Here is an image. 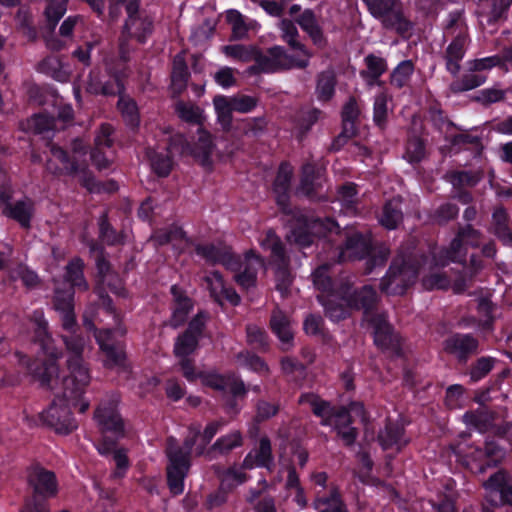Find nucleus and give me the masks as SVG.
I'll use <instances>...</instances> for the list:
<instances>
[{
    "label": "nucleus",
    "mask_w": 512,
    "mask_h": 512,
    "mask_svg": "<svg viewBox=\"0 0 512 512\" xmlns=\"http://www.w3.org/2000/svg\"><path fill=\"white\" fill-rule=\"evenodd\" d=\"M33 321L36 326L37 341L40 343L43 353L48 357V362L39 370H32L31 368L30 370L42 386L55 389L61 383L63 388L62 393L57 394L50 407L42 413V418L57 433L68 434L77 428V422L72 416L71 407L77 408L81 413L89 407V402L84 398L90 383L89 371L81 358L84 342L82 338L76 335L63 337L68 353L69 374L60 380L58 368L54 363L58 354L54 349L52 339L47 334V323L43 313L36 311Z\"/></svg>",
    "instance_id": "nucleus-1"
},
{
    "label": "nucleus",
    "mask_w": 512,
    "mask_h": 512,
    "mask_svg": "<svg viewBox=\"0 0 512 512\" xmlns=\"http://www.w3.org/2000/svg\"><path fill=\"white\" fill-rule=\"evenodd\" d=\"M312 276L314 285L322 292L318 299L333 321L344 319L352 309H363L365 320L373 328L375 344L384 350L398 349V337L393 333L385 316L372 312L377 302V294L372 286L365 285L361 289L345 287L339 292H330L331 280L327 275L326 265L317 268Z\"/></svg>",
    "instance_id": "nucleus-2"
},
{
    "label": "nucleus",
    "mask_w": 512,
    "mask_h": 512,
    "mask_svg": "<svg viewBox=\"0 0 512 512\" xmlns=\"http://www.w3.org/2000/svg\"><path fill=\"white\" fill-rule=\"evenodd\" d=\"M434 258L425 260L420 268L410 260L396 258L389 268L387 275L382 279L381 289L387 294L400 295L412 285L419 274L423 275V286L426 289H445L449 286L448 278L439 272Z\"/></svg>",
    "instance_id": "nucleus-3"
},
{
    "label": "nucleus",
    "mask_w": 512,
    "mask_h": 512,
    "mask_svg": "<svg viewBox=\"0 0 512 512\" xmlns=\"http://www.w3.org/2000/svg\"><path fill=\"white\" fill-rule=\"evenodd\" d=\"M218 423H210L202 434L198 430L191 429L189 436L185 440L184 447H179L176 440L170 438L168 441L167 455L169 464L167 466V478L170 491L175 494H181L184 490V478L189 469V453L195 446V453L202 455L205 446L211 441L219 430Z\"/></svg>",
    "instance_id": "nucleus-4"
},
{
    "label": "nucleus",
    "mask_w": 512,
    "mask_h": 512,
    "mask_svg": "<svg viewBox=\"0 0 512 512\" xmlns=\"http://www.w3.org/2000/svg\"><path fill=\"white\" fill-rule=\"evenodd\" d=\"M212 150L211 135L206 131L199 130L198 143L195 148H191L187 144L183 135L176 134L170 137L168 146L149 148L147 154L154 172L159 176H167L172 168V158L178 155H192L203 167L210 168Z\"/></svg>",
    "instance_id": "nucleus-5"
},
{
    "label": "nucleus",
    "mask_w": 512,
    "mask_h": 512,
    "mask_svg": "<svg viewBox=\"0 0 512 512\" xmlns=\"http://www.w3.org/2000/svg\"><path fill=\"white\" fill-rule=\"evenodd\" d=\"M94 418L102 435L97 450L102 455L113 453L116 465L113 477L121 478L129 467V461L124 450L115 449L116 440L124 435V423L117 411V400L101 403Z\"/></svg>",
    "instance_id": "nucleus-6"
},
{
    "label": "nucleus",
    "mask_w": 512,
    "mask_h": 512,
    "mask_svg": "<svg viewBox=\"0 0 512 512\" xmlns=\"http://www.w3.org/2000/svg\"><path fill=\"white\" fill-rule=\"evenodd\" d=\"M198 340L195 335L184 333L179 336L175 346L174 352L179 359V364L183 371V375L190 381L200 378L202 383L206 386L212 387L217 390L229 391L235 396L245 393L244 383L235 375H219L216 373H196L194 368L187 358L196 348Z\"/></svg>",
    "instance_id": "nucleus-7"
},
{
    "label": "nucleus",
    "mask_w": 512,
    "mask_h": 512,
    "mask_svg": "<svg viewBox=\"0 0 512 512\" xmlns=\"http://www.w3.org/2000/svg\"><path fill=\"white\" fill-rule=\"evenodd\" d=\"M302 404H308L314 414L322 419L323 425L332 426L345 444L350 445L356 439V430L350 423L359 418L366 420L364 407L361 403H352L348 409L334 410L329 403L320 400L316 395L307 394L300 398Z\"/></svg>",
    "instance_id": "nucleus-8"
},
{
    "label": "nucleus",
    "mask_w": 512,
    "mask_h": 512,
    "mask_svg": "<svg viewBox=\"0 0 512 512\" xmlns=\"http://www.w3.org/2000/svg\"><path fill=\"white\" fill-rule=\"evenodd\" d=\"M196 252L208 262L221 263L234 271L235 281L245 289L255 285L257 271L264 267L263 260L252 250L246 253L243 260L235 257L228 249L217 248L214 245H198Z\"/></svg>",
    "instance_id": "nucleus-9"
},
{
    "label": "nucleus",
    "mask_w": 512,
    "mask_h": 512,
    "mask_svg": "<svg viewBox=\"0 0 512 512\" xmlns=\"http://www.w3.org/2000/svg\"><path fill=\"white\" fill-rule=\"evenodd\" d=\"M109 77L112 80H105L106 76H101L98 72H91L86 85V91L90 94L115 95L121 94L124 86L121 80L122 74L109 71ZM118 108L130 127H136L139 124V113L136 103L129 97L120 95Z\"/></svg>",
    "instance_id": "nucleus-10"
},
{
    "label": "nucleus",
    "mask_w": 512,
    "mask_h": 512,
    "mask_svg": "<svg viewBox=\"0 0 512 512\" xmlns=\"http://www.w3.org/2000/svg\"><path fill=\"white\" fill-rule=\"evenodd\" d=\"M456 461L472 473L483 474L487 469L498 465L505 457V451L494 441H486L484 447L459 443L452 447Z\"/></svg>",
    "instance_id": "nucleus-11"
},
{
    "label": "nucleus",
    "mask_w": 512,
    "mask_h": 512,
    "mask_svg": "<svg viewBox=\"0 0 512 512\" xmlns=\"http://www.w3.org/2000/svg\"><path fill=\"white\" fill-rule=\"evenodd\" d=\"M84 262L80 258L72 259L66 266L65 279L69 283L64 289L56 286L54 295V307L61 313L63 327L70 331L75 324L73 313V287L82 290L88 288L83 276Z\"/></svg>",
    "instance_id": "nucleus-12"
},
{
    "label": "nucleus",
    "mask_w": 512,
    "mask_h": 512,
    "mask_svg": "<svg viewBox=\"0 0 512 512\" xmlns=\"http://www.w3.org/2000/svg\"><path fill=\"white\" fill-rule=\"evenodd\" d=\"M388 254L389 251L384 246L371 248L370 235L354 232L351 234L347 233L346 242L340 251L339 259L341 261L355 260L369 255L367 264L369 266L368 272H370L373 267L383 265L387 260Z\"/></svg>",
    "instance_id": "nucleus-13"
},
{
    "label": "nucleus",
    "mask_w": 512,
    "mask_h": 512,
    "mask_svg": "<svg viewBox=\"0 0 512 512\" xmlns=\"http://www.w3.org/2000/svg\"><path fill=\"white\" fill-rule=\"evenodd\" d=\"M312 54L303 52V57L289 55L281 46L270 48L266 54L257 52L256 63L263 72H276L283 69L305 68L308 66Z\"/></svg>",
    "instance_id": "nucleus-14"
},
{
    "label": "nucleus",
    "mask_w": 512,
    "mask_h": 512,
    "mask_svg": "<svg viewBox=\"0 0 512 512\" xmlns=\"http://www.w3.org/2000/svg\"><path fill=\"white\" fill-rule=\"evenodd\" d=\"M367 5L370 13L377 19L381 20L387 28L395 29L397 32L404 34L410 24L405 20L402 14L400 3L396 0H363Z\"/></svg>",
    "instance_id": "nucleus-15"
},
{
    "label": "nucleus",
    "mask_w": 512,
    "mask_h": 512,
    "mask_svg": "<svg viewBox=\"0 0 512 512\" xmlns=\"http://www.w3.org/2000/svg\"><path fill=\"white\" fill-rule=\"evenodd\" d=\"M332 233H339V225L332 219L308 220L303 218L299 220L298 226L292 230L289 239L301 247H306L311 245L316 237H324Z\"/></svg>",
    "instance_id": "nucleus-16"
},
{
    "label": "nucleus",
    "mask_w": 512,
    "mask_h": 512,
    "mask_svg": "<svg viewBox=\"0 0 512 512\" xmlns=\"http://www.w3.org/2000/svg\"><path fill=\"white\" fill-rule=\"evenodd\" d=\"M479 241V232L467 226L453 239L448 250L434 254L435 265L442 267L450 262H462L466 256L465 246H477Z\"/></svg>",
    "instance_id": "nucleus-17"
},
{
    "label": "nucleus",
    "mask_w": 512,
    "mask_h": 512,
    "mask_svg": "<svg viewBox=\"0 0 512 512\" xmlns=\"http://www.w3.org/2000/svg\"><path fill=\"white\" fill-rule=\"evenodd\" d=\"M11 193L10 185L3 184L0 186V208L2 214L17 221L22 227L28 228L34 214L33 202L28 198H24L10 203Z\"/></svg>",
    "instance_id": "nucleus-18"
},
{
    "label": "nucleus",
    "mask_w": 512,
    "mask_h": 512,
    "mask_svg": "<svg viewBox=\"0 0 512 512\" xmlns=\"http://www.w3.org/2000/svg\"><path fill=\"white\" fill-rule=\"evenodd\" d=\"M138 4L131 2L127 5L128 19L124 26L122 38L120 39L119 49L120 57L126 61L128 59L126 48V36L136 38L139 42H143L146 36L151 33L152 22L148 18H141L136 15Z\"/></svg>",
    "instance_id": "nucleus-19"
},
{
    "label": "nucleus",
    "mask_w": 512,
    "mask_h": 512,
    "mask_svg": "<svg viewBox=\"0 0 512 512\" xmlns=\"http://www.w3.org/2000/svg\"><path fill=\"white\" fill-rule=\"evenodd\" d=\"M259 244L262 249L269 250L271 252V257L275 261L280 262L282 265L276 271L277 289L281 292V294L286 293L291 283V279L285 268L286 261L284 248L280 239L275 235L273 231L268 230L259 238Z\"/></svg>",
    "instance_id": "nucleus-20"
},
{
    "label": "nucleus",
    "mask_w": 512,
    "mask_h": 512,
    "mask_svg": "<svg viewBox=\"0 0 512 512\" xmlns=\"http://www.w3.org/2000/svg\"><path fill=\"white\" fill-rule=\"evenodd\" d=\"M485 498L493 506H512L511 477L505 471H497L483 483Z\"/></svg>",
    "instance_id": "nucleus-21"
},
{
    "label": "nucleus",
    "mask_w": 512,
    "mask_h": 512,
    "mask_svg": "<svg viewBox=\"0 0 512 512\" xmlns=\"http://www.w3.org/2000/svg\"><path fill=\"white\" fill-rule=\"evenodd\" d=\"M454 26L459 29V32L447 46L444 57L446 61V69L451 74L456 75L460 70V62L465 55L467 36L458 16L452 18L447 28V34H454Z\"/></svg>",
    "instance_id": "nucleus-22"
},
{
    "label": "nucleus",
    "mask_w": 512,
    "mask_h": 512,
    "mask_svg": "<svg viewBox=\"0 0 512 512\" xmlns=\"http://www.w3.org/2000/svg\"><path fill=\"white\" fill-rule=\"evenodd\" d=\"M250 468L241 465H234L225 470L221 475V489L218 493L210 495L208 503L210 507L221 505L226 501V491L235 489L244 484L250 478L246 470Z\"/></svg>",
    "instance_id": "nucleus-23"
},
{
    "label": "nucleus",
    "mask_w": 512,
    "mask_h": 512,
    "mask_svg": "<svg viewBox=\"0 0 512 512\" xmlns=\"http://www.w3.org/2000/svg\"><path fill=\"white\" fill-rule=\"evenodd\" d=\"M96 341L104 353V365L110 369L124 368L125 354L122 347L115 342L113 332L109 329L95 333Z\"/></svg>",
    "instance_id": "nucleus-24"
},
{
    "label": "nucleus",
    "mask_w": 512,
    "mask_h": 512,
    "mask_svg": "<svg viewBox=\"0 0 512 512\" xmlns=\"http://www.w3.org/2000/svg\"><path fill=\"white\" fill-rule=\"evenodd\" d=\"M27 480L36 495L49 498L57 493L58 484L55 474L39 465L31 466L28 469Z\"/></svg>",
    "instance_id": "nucleus-25"
},
{
    "label": "nucleus",
    "mask_w": 512,
    "mask_h": 512,
    "mask_svg": "<svg viewBox=\"0 0 512 512\" xmlns=\"http://www.w3.org/2000/svg\"><path fill=\"white\" fill-rule=\"evenodd\" d=\"M204 281L211 296L218 303L222 304L224 301H227L232 305H237L240 302L239 295L225 284L222 276L218 272L213 271L208 273Z\"/></svg>",
    "instance_id": "nucleus-26"
},
{
    "label": "nucleus",
    "mask_w": 512,
    "mask_h": 512,
    "mask_svg": "<svg viewBox=\"0 0 512 512\" xmlns=\"http://www.w3.org/2000/svg\"><path fill=\"white\" fill-rule=\"evenodd\" d=\"M273 464V456L270 440L262 437L259 441L258 448L252 449L244 458L243 465L247 468L265 467L271 470Z\"/></svg>",
    "instance_id": "nucleus-27"
},
{
    "label": "nucleus",
    "mask_w": 512,
    "mask_h": 512,
    "mask_svg": "<svg viewBox=\"0 0 512 512\" xmlns=\"http://www.w3.org/2000/svg\"><path fill=\"white\" fill-rule=\"evenodd\" d=\"M51 157L48 160L47 167L52 173H76L79 169V165L76 161V155L73 156V160L67 156V154L60 148L52 146Z\"/></svg>",
    "instance_id": "nucleus-28"
},
{
    "label": "nucleus",
    "mask_w": 512,
    "mask_h": 512,
    "mask_svg": "<svg viewBox=\"0 0 512 512\" xmlns=\"http://www.w3.org/2000/svg\"><path fill=\"white\" fill-rule=\"evenodd\" d=\"M271 328L276 334L284 349H287L293 341V324L280 310H275L270 320Z\"/></svg>",
    "instance_id": "nucleus-29"
},
{
    "label": "nucleus",
    "mask_w": 512,
    "mask_h": 512,
    "mask_svg": "<svg viewBox=\"0 0 512 512\" xmlns=\"http://www.w3.org/2000/svg\"><path fill=\"white\" fill-rule=\"evenodd\" d=\"M271 328L276 334L284 349H287L293 341V324L280 310H275L270 320Z\"/></svg>",
    "instance_id": "nucleus-30"
},
{
    "label": "nucleus",
    "mask_w": 512,
    "mask_h": 512,
    "mask_svg": "<svg viewBox=\"0 0 512 512\" xmlns=\"http://www.w3.org/2000/svg\"><path fill=\"white\" fill-rule=\"evenodd\" d=\"M477 341L471 335L457 334L445 341V350L463 359L467 354L474 352L477 348Z\"/></svg>",
    "instance_id": "nucleus-31"
},
{
    "label": "nucleus",
    "mask_w": 512,
    "mask_h": 512,
    "mask_svg": "<svg viewBox=\"0 0 512 512\" xmlns=\"http://www.w3.org/2000/svg\"><path fill=\"white\" fill-rule=\"evenodd\" d=\"M232 102V96L216 95L213 99L217 122L224 131H229L232 127V113L235 112Z\"/></svg>",
    "instance_id": "nucleus-32"
},
{
    "label": "nucleus",
    "mask_w": 512,
    "mask_h": 512,
    "mask_svg": "<svg viewBox=\"0 0 512 512\" xmlns=\"http://www.w3.org/2000/svg\"><path fill=\"white\" fill-rule=\"evenodd\" d=\"M379 442L383 449H393L399 451L405 446L408 440L404 436L403 427L398 424H389L379 434Z\"/></svg>",
    "instance_id": "nucleus-33"
},
{
    "label": "nucleus",
    "mask_w": 512,
    "mask_h": 512,
    "mask_svg": "<svg viewBox=\"0 0 512 512\" xmlns=\"http://www.w3.org/2000/svg\"><path fill=\"white\" fill-rule=\"evenodd\" d=\"M292 176V167L284 163L280 166L276 180L274 182V192L277 203L285 209L288 202L289 183Z\"/></svg>",
    "instance_id": "nucleus-34"
},
{
    "label": "nucleus",
    "mask_w": 512,
    "mask_h": 512,
    "mask_svg": "<svg viewBox=\"0 0 512 512\" xmlns=\"http://www.w3.org/2000/svg\"><path fill=\"white\" fill-rule=\"evenodd\" d=\"M299 26L305 31L314 44L322 46L324 44L323 33L317 23L314 13L307 9L296 19Z\"/></svg>",
    "instance_id": "nucleus-35"
},
{
    "label": "nucleus",
    "mask_w": 512,
    "mask_h": 512,
    "mask_svg": "<svg viewBox=\"0 0 512 512\" xmlns=\"http://www.w3.org/2000/svg\"><path fill=\"white\" fill-rule=\"evenodd\" d=\"M154 241L160 245L171 243L172 246L177 250H184L188 247L189 241L185 236L183 230L174 226L169 230L159 231L154 235Z\"/></svg>",
    "instance_id": "nucleus-36"
},
{
    "label": "nucleus",
    "mask_w": 512,
    "mask_h": 512,
    "mask_svg": "<svg viewBox=\"0 0 512 512\" xmlns=\"http://www.w3.org/2000/svg\"><path fill=\"white\" fill-rule=\"evenodd\" d=\"M365 64L367 69L361 72V76L370 86L378 83V78L387 69L385 60L371 54L365 57Z\"/></svg>",
    "instance_id": "nucleus-37"
},
{
    "label": "nucleus",
    "mask_w": 512,
    "mask_h": 512,
    "mask_svg": "<svg viewBox=\"0 0 512 512\" xmlns=\"http://www.w3.org/2000/svg\"><path fill=\"white\" fill-rule=\"evenodd\" d=\"M278 28L281 31L283 41L294 49L298 55L303 57V52H309L305 46L298 41L299 33L292 21L283 19L279 22Z\"/></svg>",
    "instance_id": "nucleus-38"
},
{
    "label": "nucleus",
    "mask_w": 512,
    "mask_h": 512,
    "mask_svg": "<svg viewBox=\"0 0 512 512\" xmlns=\"http://www.w3.org/2000/svg\"><path fill=\"white\" fill-rule=\"evenodd\" d=\"M492 229L505 244L512 246V234L507 227V214L503 208H496L492 215Z\"/></svg>",
    "instance_id": "nucleus-39"
},
{
    "label": "nucleus",
    "mask_w": 512,
    "mask_h": 512,
    "mask_svg": "<svg viewBox=\"0 0 512 512\" xmlns=\"http://www.w3.org/2000/svg\"><path fill=\"white\" fill-rule=\"evenodd\" d=\"M337 201L345 214H356L358 211V198L355 186L353 184L343 185L338 191Z\"/></svg>",
    "instance_id": "nucleus-40"
},
{
    "label": "nucleus",
    "mask_w": 512,
    "mask_h": 512,
    "mask_svg": "<svg viewBox=\"0 0 512 512\" xmlns=\"http://www.w3.org/2000/svg\"><path fill=\"white\" fill-rule=\"evenodd\" d=\"M400 199L393 198L388 201L383 209L380 217V223L387 229H395L402 220V212L400 208Z\"/></svg>",
    "instance_id": "nucleus-41"
},
{
    "label": "nucleus",
    "mask_w": 512,
    "mask_h": 512,
    "mask_svg": "<svg viewBox=\"0 0 512 512\" xmlns=\"http://www.w3.org/2000/svg\"><path fill=\"white\" fill-rule=\"evenodd\" d=\"M171 292L176 301L171 319V325L178 327L184 322L189 310L192 307V304L190 299H188L186 296H183L176 286L171 288Z\"/></svg>",
    "instance_id": "nucleus-42"
},
{
    "label": "nucleus",
    "mask_w": 512,
    "mask_h": 512,
    "mask_svg": "<svg viewBox=\"0 0 512 512\" xmlns=\"http://www.w3.org/2000/svg\"><path fill=\"white\" fill-rule=\"evenodd\" d=\"M171 292L176 301L171 319V325L178 327L184 322L189 310L192 307V304L190 299H188L186 296H183L176 286L171 288Z\"/></svg>",
    "instance_id": "nucleus-43"
},
{
    "label": "nucleus",
    "mask_w": 512,
    "mask_h": 512,
    "mask_svg": "<svg viewBox=\"0 0 512 512\" xmlns=\"http://www.w3.org/2000/svg\"><path fill=\"white\" fill-rule=\"evenodd\" d=\"M188 69L185 58L182 54L175 56L172 70V88L174 92L180 93L186 86Z\"/></svg>",
    "instance_id": "nucleus-44"
},
{
    "label": "nucleus",
    "mask_w": 512,
    "mask_h": 512,
    "mask_svg": "<svg viewBox=\"0 0 512 512\" xmlns=\"http://www.w3.org/2000/svg\"><path fill=\"white\" fill-rule=\"evenodd\" d=\"M315 508L319 512H344L345 506L341 501L337 490H331L328 496L319 495L314 502Z\"/></svg>",
    "instance_id": "nucleus-45"
},
{
    "label": "nucleus",
    "mask_w": 512,
    "mask_h": 512,
    "mask_svg": "<svg viewBox=\"0 0 512 512\" xmlns=\"http://www.w3.org/2000/svg\"><path fill=\"white\" fill-rule=\"evenodd\" d=\"M322 176L319 170H315L312 164H306L302 169L300 191L306 195L312 194L321 185Z\"/></svg>",
    "instance_id": "nucleus-46"
},
{
    "label": "nucleus",
    "mask_w": 512,
    "mask_h": 512,
    "mask_svg": "<svg viewBox=\"0 0 512 512\" xmlns=\"http://www.w3.org/2000/svg\"><path fill=\"white\" fill-rule=\"evenodd\" d=\"M221 51L227 56L235 60L248 62L257 59L258 50L254 46H245L241 44L226 45Z\"/></svg>",
    "instance_id": "nucleus-47"
},
{
    "label": "nucleus",
    "mask_w": 512,
    "mask_h": 512,
    "mask_svg": "<svg viewBox=\"0 0 512 512\" xmlns=\"http://www.w3.org/2000/svg\"><path fill=\"white\" fill-rule=\"evenodd\" d=\"M178 116L188 123L200 125L203 121V111L191 103L179 102L176 105Z\"/></svg>",
    "instance_id": "nucleus-48"
},
{
    "label": "nucleus",
    "mask_w": 512,
    "mask_h": 512,
    "mask_svg": "<svg viewBox=\"0 0 512 512\" xmlns=\"http://www.w3.org/2000/svg\"><path fill=\"white\" fill-rule=\"evenodd\" d=\"M464 421L468 426L474 427L480 432L488 431L492 427L491 415L484 409L475 413H466L464 415Z\"/></svg>",
    "instance_id": "nucleus-49"
},
{
    "label": "nucleus",
    "mask_w": 512,
    "mask_h": 512,
    "mask_svg": "<svg viewBox=\"0 0 512 512\" xmlns=\"http://www.w3.org/2000/svg\"><path fill=\"white\" fill-rule=\"evenodd\" d=\"M227 22L231 25L232 35L236 39H242L246 36L249 26L245 23L242 14L234 9L226 12Z\"/></svg>",
    "instance_id": "nucleus-50"
},
{
    "label": "nucleus",
    "mask_w": 512,
    "mask_h": 512,
    "mask_svg": "<svg viewBox=\"0 0 512 512\" xmlns=\"http://www.w3.org/2000/svg\"><path fill=\"white\" fill-rule=\"evenodd\" d=\"M97 270L100 282L103 285H107L114 293L120 294V284L116 285V283H114V281H118V278L110 272L109 263L103 257L97 260Z\"/></svg>",
    "instance_id": "nucleus-51"
},
{
    "label": "nucleus",
    "mask_w": 512,
    "mask_h": 512,
    "mask_svg": "<svg viewBox=\"0 0 512 512\" xmlns=\"http://www.w3.org/2000/svg\"><path fill=\"white\" fill-rule=\"evenodd\" d=\"M335 87V76L332 71H325L320 74L317 83V95L321 100H329Z\"/></svg>",
    "instance_id": "nucleus-52"
},
{
    "label": "nucleus",
    "mask_w": 512,
    "mask_h": 512,
    "mask_svg": "<svg viewBox=\"0 0 512 512\" xmlns=\"http://www.w3.org/2000/svg\"><path fill=\"white\" fill-rule=\"evenodd\" d=\"M242 445V435L238 431H233L221 438H219L213 445V450H218L221 453H226L236 447Z\"/></svg>",
    "instance_id": "nucleus-53"
},
{
    "label": "nucleus",
    "mask_w": 512,
    "mask_h": 512,
    "mask_svg": "<svg viewBox=\"0 0 512 512\" xmlns=\"http://www.w3.org/2000/svg\"><path fill=\"white\" fill-rule=\"evenodd\" d=\"M413 70L414 68L411 61H402L393 71L391 83L397 87H403L410 79Z\"/></svg>",
    "instance_id": "nucleus-54"
},
{
    "label": "nucleus",
    "mask_w": 512,
    "mask_h": 512,
    "mask_svg": "<svg viewBox=\"0 0 512 512\" xmlns=\"http://www.w3.org/2000/svg\"><path fill=\"white\" fill-rule=\"evenodd\" d=\"M29 128L35 133H44L57 128V121L46 114L33 116L28 122Z\"/></svg>",
    "instance_id": "nucleus-55"
},
{
    "label": "nucleus",
    "mask_w": 512,
    "mask_h": 512,
    "mask_svg": "<svg viewBox=\"0 0 512 512\" xmlns=\"http://www.w3.org/2000/svg\"><path fill=\"white\" fill-rule=\"evenodd\" d=\"M387 101L388 96L384 91L380 92L375 97L373 107V119L378 126H382L386 120L388 112Z\"/></svg>",
    "instance_id": "nucleus-56"
},
{
    "label": "nucleus",
    "mask_w": 512,
    "mask_h": 512,
    "mask_svg": "<svg viewBox=\"0 0 512 512\" xmlns=\"http://www.w3.org/2000/svg\"><path fill=\"white\" fill-rule=\"evenodd\" d=\"M67 0H48V5L45 10V14L47 20L52 23L54 27L55 24L60 20V18L65 14L67 10Z\"/></svg>",
    "instance_id": "nucleus-57"
},
{
    "label": "nucleus",
    "mask_w": 512,
    "mask_h": 512,
    "mask_svg": "<svg viewBox=\"0 0 512 512\" xmlns=\"http://www.w3.org/2000/svg\"><path fill=\"white\" fill-rule=\"evenodd\" d=\"M486 77L481 74L470 73L464 76L462 83H453L451 89L455 92L471 90L485 83Z\"/></svg>",
    "instance_id": "nucleus-58"
},
{
    "label": "nucleus",
    "mask_w": 512,
    "mask_h": 512,
    "mask_svg": "<svg viewBox=\"0 0 512 512\" xmlns=\"http://www.w3.org/2000/svg\"><path fill=\"white\" fill-rule=\"evenodd\" d=\"M238 365L257 372L267 371L266 364L257 356L248 352L240 353L237 356Z\"/></svg>",
    "instance_id": "nucleus-59"
},
{
    "label": "nucleus",
    "mask_w": 512,
    "mask_h": 512,
    "mask_svg": "<svg viewBox=\"0 0 512 512\" xmlns=\"http://www.w3.org/2000/svg\"><path fill=\"white\" fill-rule=\"evenodd\" d=\"M502 64V57L498 55L489 56L481 59H475L468 62V67L471 72H480L489 70L493 67Z\"/></svg>",
    "instance_id": "nucleus-60"
},
{
    "label": "nucleus",
    "mask_w": 512,
    "mask_h": 512,
    "mask_svg": "<svg viewBox=\"0 0 512 512\" xmlns=\"http://www.w3.org/2000/svg\"><path fill=\"white\" fill-rule=\"evenodd\" d=\"M424 154V144L419 138H412L409 140L404 157L410 163L419 162L424 157Z\"/></svg>",
    "instance_id": "nucleus-61"
},
{
    "label": "nucleus",
    "mask_w": 512,
    "mask_h": 512,
    "mask_svg": "<svg viewBox=\"0 0 512 512\" xmlns=\"http://www.w3.org/2000/svg\"><path fill=\"white\" fill-rule=\"evenodd\" d=\"M233 100V108L235 112L238 113H249L251 112L257 105V99L244 94H238L232 96Z\"/></svg>",
    "instance_id": "nucleus-62"
},
{
    "label": "nucleus",
    "mask_w": 512,
    "mask_h": 512,
    "mask_svg": "<svg viewBox=\"0 0 512 512\" xmlns=\"http://www.w3.org/2000/svg\"><path fill=\"white\" fill-rule=\"evenodd\" d=\"M12 278L13 279H21L23 284L28 288H34L39 283V277L38 275L28 269L25 266H19L12 272Z\"/></svg>",
    "instance_id": "nucleus-63"
},
{
    "label": "nucleus",
    "mask_w": 512,
    "mask_h": 512,
    "mask_svg": "<svg viewBox=\"0 0 512 512\" xmlns=\"http://www.w3.org/2000/svg\"><path fill=\"white\" fill-rule=\"evenodd\" d=\"M264 128L263 118H247L241 122L240 130L245 136H258Z\"/></svg>",
    "instance_id": "nucleus-64"
}]
</instances>
